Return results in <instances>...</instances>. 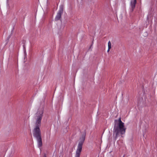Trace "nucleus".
<instances>
[{"label":"nucleus","mask_w":157,"mask_h":157,"mask_svg":"<svg viewBox=\"0 0 157 157\" xmlns=\"http://www.w3.org/2000/svg\"><path fill=\"white\" fill-rule=\"evenodd\" d=\"M43 113V111L42 109H38L34 117L35 121L34 123V127L33 130V134L37 140L39 147H40L42 145L40 127L41 126Z\"/></svg>","instance_id":"nucleus-1"},{"label":"nucleus","mask_w":157,"mask_h":157,"mask_svg":"<svg viewBox=\"0 0 157 157\" xmlns=\"http://www.w3.org/2000/svg\"><path fill=\"white\" fill-rule=\"evenodd\" d=\"M115 124L113 131V136L116 140L119 135H121L125 134L126 128L125 127L124 123L120 118L118 120H115Z\"/></svg>","instance_id":"nucleus-2"},{"label":"nucleus","mask_w":157,"mask_h":157,"mask_svg":"<svg viewBox=\"0 0 157 157\" xmlns=\"http://www.w3.org/2000/svg\"><path fill=\"white\" fill-rule=\"evenodd\" d=\"M85 139V135H83L80 138L78 143L77 148L76 151L75 157H80L81 152L82 149V146Z\"/></svg>","instance_id":"nucleus-3"},{"label":"nucleus","mask_w":157,"mask_h":157,"mask_svg":"<svg viewBox=\"0 0 157 157\" xmlns=\"http://www.w3.org/2000/svg\"><path fill=\"white\" fill-rule=\"evenodd\" d=\"M63 5H61L60 6L59 10L57 13V15L55 18V20L56 21L59 20L61 18V16L63 12Z\"/></svg>","instance_id":"nucleus-4"},{"label":"nucleus","mask_w":157,"mask_h":157,"mask_svg":"<svg viewBox=\"0 0 157 157\" xmlns=\"http://www.w3.org/2000/svg\"><path fill=\"white\" fill-rule=\"evenodd\" d=\"M136 3V0H131L130 2V6L131 7L132 12H133L135 8V5Z\"/></svg>","instance_id":"nucleus-5"},{"label":"nucleus","mask_w":157,"mask_h":157,"mask_svg":"<svg viewBox=\"0 0 157 157\" xmlns=\"http://www.w3.org/2000/svg\"><path fill=\"white\" fill-rule=\"evenodd\" d=\"M108 49L107 50V52H109L110 51V49L111 48V44L110 41H109L108 42Z\"/></svg>","instance_id":"nucleus-6"}]
</instances>
